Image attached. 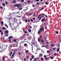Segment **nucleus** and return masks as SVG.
I'll return each instance as SVG.
<instances>
[{"instance_id":"f257e3e1","label":"nucleus","mask_w":61,"mask_h":61,"mask_svg":"<svg viewBox=\"0 0 61 61\" xmlns=\"http://www.w3.org/2000/svg\"><path fill=\"white\" fill-rule=\"evenodd\" d=\"M20 13V12L19 11H18L17 12H15L14 13H12V14H11L10 15L11 16H15L17 17L18 16L17 15H16H16H17V14H19Z\"/></svg>"},{"instance_id":"f03ea898","label":"nucleus","mask_w":61,"mask_h":61,"mask_svg":"<svg viewBox=\"0 0 61 61\" xmlns=\"http://www.w3.org/2000/svg\"><path fill=\"white\" fill-rule=\"evenodd\" d=\"M15 51L13 53L12 55V56H11L12 58H13V57L14 56V55H15Z\"/></svg>"},{"instance_id":"7ed1b4c3","label":"nucleus","mask_w":61,"mask_h":61,"mask_svg":"<svg viewBox=\"0 0 61 61\" xmlns=\"http://www.w3.org/2000/svg\"><path fill=\"white\" fill-rule=\"evenodd\" d=\"M42 56H43V54L42 53H40L39 55V57H41Z\"/></svg>"},{"instance_id":"20e7f679","label":"nucleus","mask_w":61,"mask_h":61,"mask_svg":"<svg viewBox=\"0 0 61 61\" xmlns=\"http://www.w3.org/2000/svg\"><path fill=\"white\" fill-rule=\"evenodd\" d=\"M21 6V4H20L19 5L17 4V7L18 8L20 6Z\"/></svg>"},{"instance_id":"39448f33","label":"nucleus","mask_w":61,"mask_h":61,"mask_svg":"<svg viewBox=\"0 0 61 61\" xmlns=\"http://www.w3.org/2000/svg\"><path fill=\"white\" fill-rule=\"evenodd\" d=\"M45 18L42 19L41 20V22H45Z\"/></svg>"},{"instance_id":"423d86ee","label":"nucleus","mask_w":61,"mask_h":61,"mask_svg":"<svg viewBox=\"0 0 61 61\" xmlns=\"http://www.w3.org/2000/svg\"><path fill=\"white\" fill-rule=\"evenodd\" d=\"M11 39H9L8 41H9V42L10 43H13V42H11Z\"/></svg>"},{"instance_id":"0eeeda50","label":"nucleus","mask_w":61,"mask_h":61,"mask_svg":"<svg viewBox=\"0 0 61 61\" xmlns=\"http://www.w3.org/2000/svg\"><path fill=\"white\" fill-rule=\"evenodd\" d=\"M28 31L30 33L32 31V30H31V29H30L28 30Z\"/></svg>"},{"instance_id":"6e6552de","label":"nucleus","mask_w":61,"mask_h":61,"mask_svg":"<svg viewBox=\"0 0 61 61\" xmlns=\"http://www.w3.org/2000/svg\"><path fill=\"white\" fill-rule=\"evenodd\" d=\"M41 42L42 44H44V41L43 40V39H42L41 40Z\"/></svg>"},{"instance_id":"1a4fd4ad","label":"nucleus","mask_w":61,"mask_h":61,"mask_svg":"<svg viewBox=\"0 0 61 61\" xmlns=\"http://www.w3.org/2000/svg\"><path fill=\"white\" fill-rule=\"evenodd\" d=\"M5 33L6 34H8V33H9V32L7 30H6V31L5 32Z\"/></svg>"},{"instance_id":"9d476101","label":"nucleus","mask_w":61,"mask_h":61,"mask_svg":"<svg viewBox=\"0 0 61 61\" xmlns=\"http://www.w3.org/2000/svg\"><path fill=\"white\" fill-rule=\"evenodd\" d=\"M43 27L42 26L41 28V30H42L43 31H44V28H43Z\"/></svg>"},{"instance_id":"9b49d317","label":"nucleus","mask_w":61,"mask_h":61,"mask_svg":"<svg viewBox=\"0 0 61 61\" xmlns=\"http://www.w3.org/2000/svg\"><path fill=\"white\" fill-rule=\"evenodd\" d=\"M37 60V58H35L34 59V60H33V61H36Z\"/></svg>"},{"instance_id":"f8f14e48","label":"nucleus","mask_w":61,"mask_h":61,"mask_svg":"<svg viewBox=\"0 0 61 61\" xmlns=\"http://www.w3.org/2000/svg\"><path fill=\"white\" fill-rule=\"evenodd\" d=\"M38 41H39V42H40L41 41V39L40 38H39L38 39Z\"/></svg>"},{"instance_id":"ddd939ff","label":"nucleus","mask_w":61,"mask_h":61,"mask_svg":"<svg viewBox=\"0 0 61 61\" xmlns=\"http://www.w3.org/2000/svg\"><path fill=\"white\" fill-rule=\"evenodd\" d=\"M25 53H26L27 54L29 53V51L28 50H26L25 51Z\"/></svg>"},{"instance_id":"4468645a","label":"nucleus","mask_w":61,"mask_h":61,"mask_svg":"<svg viewBox=\"0 0 61 61\" xmlns=\"http://www.w3.org/2000/svg\"><path fill=\"white\" fill-rule=\"evenodd\" d=\"M31 58L32 59H34V58H35V56L33 55H32V56H31Z\"/></svg>"},{"instance_id":"2eb2a0df","label":"nucleus","mask_w":61,"mask_h":61,"mask_svg":"<svg viewBox=\"0 0 61 61\" xmlns=\"http://www.w3.org/2000/svg\"><path fill=\"white\" fill-rule=\"evenodd\" d=\"M47 53H50V51L49 50H48L47 51Z\"/></svg>"},{"instance_id":"dca6fc26","label":"nucleus","mask_w":61,"mask_h":61,"mask_svg":"<svg viewBox=\"0 0 61 61\" xmlns=\"http://www.w3.org/2000/svg\"><path fill=\"white\" fill-rule=\"evenodd\" d=\"M10 38H13V37L10 36L8 38V39H10Z\"/></svg>"},{"instance_id":"f3484780","label":"nucleus","mask_w":61,"mask_h":61,"mask_svg":"<svg viewBox=\"0 0 61 61\" xmlns=\"http://www.w3.org/2000/svg\"><path fill=\"white\" fill-rule=\"evenodd\" d=\"M10 54L11 56L12 55L13 53L12 52V51H10Z\"/></svg>"},{"instance_id":"a211bd4d","label":"nucleus","mask_w":61,"mask_h":61,"mask_svg":"<svg viewBox=\"0 0 61 61\" xmlns=\"http://www.w3.org/2000/svg\"><path fill=\"white\" fill-rule=\"evenodd\" d=\"M23 31L25 33V34H27V32L26 31H25V30H24Z\"/></svg>"},{"instance_id":"6ab92c4d","label":"nucleus","mask_w":61,"mask_h":61,"mask_svg":"<svg viewBox=\"0 0 61 61\" xmlns=\"http://www.w3.org/2000/svg\"><path fill=\"white\" fill-rule=\"evenodd\" d=\"M8 35H9L8 34H5V36L6 37L8 36Z\"/></svg>"},{"instance_id":"aec40b11","label":"nucleus","mask_w":61,"mask_h":61,"mask_svg":"<svg viewBox=\"0 0 61 61\" xmlns=\"http://www.w3.org/2000/svg\"><path fill=\"white\" fill-rule=\"evenodd\" d=\"M1 23L2 25H3V24H4V22L3 21H1Z\"/></svg>"},{"instance_id":"412c9836","label":"nucleus","mask_w":61,"mask_h":61,"mask_svg":"<svg viewBox=\"0 0 61 61\" xmlns=\"http://www.w3.org/2000/svg\"><path fill=\"white\" fill-rule=\"evenodd\" d=\"M27 9H28V8L26 9H24V10H23L24 12H25L26 10H27Z\"/></svg>"},{"instance_id":"4be33fe9","label":"nucleus","mask_w":61,"mask_h":61,"mask_svg":"<svg viewBox=\"0 0 61 61\" xmlns=\"http://www.w3.org/2000/svg\"><path fill=\"white\" fill-rule=\"evenodd\" d=\"M13 3H16V1H15V0H13Z\"/></svg>"},{"instance_id":"5701e85b","label":"nucleus","mask_w":61,"mask_h":61,"mask_svg":"<svg viewBox=\"0 0 61 61\" xmlns=\"http://www.w3.org/2000/svg\"><path fill=\"white\" fill-rule=\"evenodd\" d=\"M13 41L15 42L16 41V39H14L13 40Z\"/></svg>"},{"instance_id":"b1692460","label":"nucleus","mask_w":61,"mask_h":61,"mask_svg":"<svg viewBox=\"0 0 61 61\" xmlns=\"http://www.w3.org/2000/svg\"><path fill=\"white\" fill-rule=\"evenodd\" d=\"M2 5L4 6H5V4L4 3H3L2 4Z\"/></svg>"},{"instance_id":"393cba45","label":"nucleus","mask_w":61,"mask_h":61,"mask_svg":"<svg viewBox=\"0 0 61 61\" xmlns=\"http://www.w3.org/2000/svg\"><path fill=\"white\" fill-rule=\"evenodd\" d=\"M59 51V48H58L57 49V52H58Z\"/></svg>"},{"instance_id":"a878e982","label":"nucleus","mask_w":61,"mask_h":61,"mask_svg":"<svg viewBox=\"0 0 61 61\" xmlns=\"http://www.w3.org/2000/svg\"><path fill=\"white\" fill-rule=\"evenodd\" d=\"M54 46V44H52L51 45V47H52V46Z\"/></svg>"},{"instance_id":"bb28decb","label":"nucleus","mask_w":61,"mask_h":61,"mask_svg":"<svg viewBox=\"0 0 61 61\" xmlns=\"http://www.w3.org/2000/svg\"><path fill=\"white\" fill-rule=\"evenodd\" d=\"M26 45H27V44H26V43H25L24 44V46H26Z\"/></svg>"},{"instance_id":"cd10ccee","label":"nucleus","mask_w":61,"mask_h":61,"mask_svg":"<svg viewBox=\"0 0 61 61\" xmlns=\"http://www.w3.org/2000/svg\"><path fill=\"white\" fill-rule=\"evenodd\" d=\"M2 29L3 30H5V27H4L2 28Z\"/></svg>"},{"instance_id":"c85d7f7f","label":"nucleus","mask_w":61,"mask_h":61,"mask_svg":"<svg viewBox=\"0 0 61 61\" xmlns=\"http://www.w3.org/2000/svg\"><path fill=\"white\" fill-rule=\"evenodd\" d=\"M40 31L41 32H42V29H41V28L40 30Z\"/></svg>"},{"instance_id":"c756f323","label":"nucleus","mask_w":61,"mask_h":61,"mask_svg":"<svg viewBox=\"0 0 61 61\" xmlns=\"http://www.w3.org/2000/svg\"><path fill=\"white\" fill-rule=\"evenodd\" d=\"M50 58H51V59H53V58H54V57H52V56H50Z\"/></svg>"},{"instance_id":"7c9ffc66","label":"nucleus","mask_w":61,"mask_h":61,"mask_svg":"<svg viewBox=\"0 0 61 61\" xmlns=\"http://www.w3.org/2000/svg\"><path fill=\"white\" fill-rule=\"evenodd\" d=\"M14 6H15V7H16V6H17V4H16L15 5H14Z\"/></svg>"},{"instance_id":"2f4dec72","label":"nucleus","mask_w":61,"mask_h":61,"mask_svg":"<svg viewBox=\"0 0 61 61\" xmlns=\"http://www.w3.org/2000/svg\"><path fill=\"white\" fill-rule=\"evenodd\" d=\"M24 2V0H21V2L23 3Z\"/></svg>"},{"instance_id":"473e14b6","label":"nucleus","mask_w":61,"mask_h":61,"mask_svg":"<svg viewBox=\"0 0 61 61\" xmlns=\"http://www.w3.org/2000/svg\"><path fill=\"white\" fill-rule=\"evenodd\" d=\"M59 33V32L58 31L56 32V34H58Z\"/></svg>"},{"instance_id":"72a5a7b5","label":"nucleus","mask_w":61,"mask_h":61,"mask_svg":"<svg viewBox=\"0 0 61 61\" xmlns=\"http://www.w3.org/2000/svg\"><path fill=\"white\" fill-rule=\"evenodd\" d=\"M38 33V34H40V31L39 30Z\"/></svg>"},{"instance_id":"f704fd0d","label":"nucleus","mask_w":61,"mask_h":61,"mask_svg":"<svg viewBox=\"0 0 61 61\" xmlns=\"http://www.w3.org/2000/svg\"><path fill=\"white\" fill-rule=\"evenodd\" d=\"M3 51V50L1 49V50H0V52H2Z\"/></svg>"},{"instance_id":"c9c22d12","label":"nucleus","mask_w":61,"mask_h":61,"mask_svg":"<svg viewBox=\"0 0 61 61\" xmlns=\"http://www.w3.org/2000/svg\"><path fill=\"white\" fill-rule=\"evenodd\" d=\"M39 9H40V10H43V9H44V8H42L41 9H41L40 8Z\"/></svg>"},{"instance_id":"e433bc0d","label":"nucleus","mask_w":61,"mask_h":61,"mask_svg":"<svg viewBox=\"0 0 61 61\" xmlns=\"http://www.w3.org/2000/svg\"><path fill=\"white\" fill-rule=\"evenodd\" d=\"M5 57H4L3 58V61H4L5 60Z\"/></svg>"},{"instance_id":"4c0bfd02","label":"nucleus","mask_w":61,"mask_h":61,"mask_svg":"<svg viewBox=\"0 0 61 61\" xmlns=\"http://www.w3.org/2000/svg\"><path fill=\"white\" fill-rule=\"evenodd\" d=\"M32 44L33 45H34V46H35V43L33 42V43H32Z\"/></svg>"},{"instance_id":"58836bf2","label":"nucleus","mask_w":61,"mask_h":61,"mask_svg":"<svg viewBox=\"0 0 61 61\" xmlns=\"http://www.w3.org/2000/svg\"><path fill=\"white\" fill-rule=\"evenodd\" d=\"M43 59H44V58H42L41 59V60H43Z\"/></svg>"},{"instance_id":"ea45409f","label":"nucleus","mask_w":61,"mask_h":61,"mask_svg":"<svg viewBox=\"0 0 61 61\" xmlns=\"http://www.w3.org/2000/svg\"><path fill=\"white\" fill-rule=\"evenodd\" d=\"M48 4V2H46L45 3L46 5H47Z\"/></svg>"},{"instance_id":"a19ab883","label":"nucleus","mask_w":61,"mask_h":61,"mask_svg":"<svg viewBox=\"0 0 61 61\" xmlns=\"http://www.w3.org/2000/svg\"><path fill=\"white\" fill-rule=\"evenodd\" d=\"M8 2H5V4H6V5H7V4H8Z\"/></svg>"},{"instance_id":"79ce46f5","label":"nucleus","mask_w":61,"mask_h":61,"mask_svg":"<svg viewBox=\"0 0 61 61\" xmlns=\"http://www.w3.org/2000/svg\"><path fill=\"white\" fill-rule=\"evenodd\" d=\"M17 51V49H15V50H14V51Z\"/></svg>"},{"instance_id":"37998d69","label":"nucleus","mask_w":61,"mask_h":61,"mask_svg":"<svg viewBox=\"0 0 61 61\" xmlns=\"http://www.w3.org/2000/svg\"><path fill=\"white\" fill-rule=\"evenodd\" d=\"M25 20L26 21L25 23H27V20L26 19H25Z\"/></svg>"},{"instance_id":"c03bdc74","label":"nucleus","mask_w":61,"mask_h":61,"mask_svg":"<svg viewBox=\"0 0 61 61\" xmlns=\"http://www.w3.org/2000/svg\"><path fill=\"white\" fill-rule=\"evenodd\" d=\"M56 54H57V53H55L54 54V56H56Z\"/></svg>"},{"instance_id":"a18cd8bd","label":"nucleus","mask_w":61,"mask_h":61,"mask_svg":"<svg viewBox=\"0 0 61 61\" xmlns=\"http://www.w3.org/2000/svg\"><path fill=\"white\" fill-rule=\"evenodd\" d=\"M29 33L28 32V33L27 34V36H29Z\"/></svg>"},{"instance_id":"49530a36","label":"nucleus","mask_w":61,"mask_h":61,"mask_svg":"<svg viewBox=\"0 0 61 61\" xmlns=\"http://www.w3.org/2000/svg\"><path fill=\"white\" fill-rule=\"evenodd\" d=\"M1 35H3V32H2L1 33Z\"/></svg>"},{"instance_id":"de8ad7c7","label":"nucleus","mask_w":61,"mask_h":61,"mask_svg":"<svg viewBox=\"0 0 61 61\" xmlns=\"http://www.w3.org/2000/svg\"><path fill=\"white\" fill-rule=\"evenodd\" d=\"M0 8H1V9H3V7H2L0 6Z\"/></svg>"},{"instance_id":"09e8293b","label":"nucleus","mask_w":61,"mask_h":61,"mask_svg":"<svg viewBox=\"0 0 61 61\" xmlns=\"http://www.w3.org/2000/svg\"><path fill=\"white\" fill-rule=\"evenodd\" d=\"M37 4L38 5H39V3L38 2H37Z\"/></svg>"},{"instance_id":"8fccbe9b","label":"nucleus","mask_w":61,"mask_h":61,"mask_svg":"<svg viewBox=\"0 0 61 61\" xmlns=\"http://www.w3.org/2000/svg\"><path fill=\"white\" fill-rule=\"evenodd\" d=\"M49 44H48V45H46V46H49Z\"/></svg>"},{"instance_id":"3c124183","label":"nucleus","mask_w":61,"mask_h":61,"mask_svg":"<svg viewBox=\"0 0 61 61\" xmlns=\"http://www.w3.org/2000/svg\"><path fill=\"white\" fill-rule=\"evenodd\" d=\"M39 1V0H36V2H38Z\"/></svg>"},{"instance_id":"603ef678","label":"nucleus","mask_w":61,"mask_h":61,"mask_svg":"<svg viewBox=\"0 0 61 61\" xmlns=\"http://www.w3.org/2000/svg\"><path fill=\"white\" fill-rule=\"evenodd\" d=\"M49 42H47L46 43V44H49Z\"/></svg>"},{"instance_id":"864d4df0","label":"nucleus","mask_w":61,"mask_h":61,"mask_svg":"<svg viewBox=\"0 0 61 61\" xmlns=\"http://www.w3.org/2000/svg\"><path fill=\"white\" fill-rule=\"evenodd\" d=\"M33 19H31V21L33 22Z\"/></svg>"},{"instance_id":"5fc2aeb1","label":"nucleus","mask_w":61,"mask_h":61,"mask_svg":"<svg viewBox=\"0 0 61 61\" xmlns=\"http://www.w3.org/2000/svg\"><path fill=\"white\" fill-rule=\"evenodd\" d=\"M32 5H33V6L34 7H35V5H34V4Z\"/></svg>"},{"instance_id":"6e6d98bb","label":"nucleus","mask_w":61,"mask_h":61,"mask_svg":"<svg viewBox=\"0 0 61 61\" xmlns=\"http://www.w3.org/2000/svg\"><path fill=\"white\" fill-rule=\"evenodd\" d=\"M5 26H6V27H8V26H7V25H5Z\"/></svg>"},{"instance_id":"4d7b16f0","label":"nucleus","mask_w":61,"mask_h":61,"mask_svg":"<svg viewBox=\"0 0 61 61\" xmlns=\"http://www.w3.org/2000/svg\"><path fill=\"white\" fill-rule=\"evenodd\" d=\"M19 54L20 55V56H21V53L20 52L19 53Z\"/></svg>"},{"instance_id":"13d9d810","label":"nucleus","mask_w":61,"mask_h":61,"mask_svg":"<svg viewBox=\"0 0 61 61\" xmlns=\"http://www.w3.org/2000/svg\"><path fill=\"white\" fill-rule=\"evenodd\" d=\"M2 32V30H0V33H1Z\"/></svg>"},{"instance_id":"bf43d9fd","label":"nucleus","mask_w":61,"mask_h":61,"mask_svg":"<svg viewBox=\"0 0 61 61\" xmlns=\"http://www.w3.org/2000/svg\"><path fill=\"white\" fill-rule=\"evenodd\" d=\"M30 2H31V1H28V3H30Z\"/></svg>"},{"instance_id":"052dcab7","label":"nucleus","mask_w":61,"mask_h":61,"mask_svg":"<svg viewBox=\"0 0 61 61\" xmlns=\"http://www.w3.org/2000/svg\"><path fill=\"white\" fill-rule=\"evenodd\" d=\"M39 16H41V14H39Z\"/></svg>"},{"instance_id":"680f3d73","label":"nucleus","mask_w":61,"mask_h":61,"mask_svg":"<svg viewBox=\"0 0 61 61\" xmlns=\"http://www.w3.org/2000/svg\"><path fill=\"white\" fill-rule=\"evenodd\" d=\"M32 26H30V28H32Z\"/></svg>"},{"instance_id":"e2e57ef3","label":"nucleus","mask_w":61,"mask_h":61,"mask_svg":"<svg viewBox=\"0 0 61 61\" xmlns=\"http://www.w3.org/2000/svg\"><path fill=\"white\" fill-rule=\"evenodd\" d=\"M43 0H40V2H43Z\"/></svg>"},{"instance_id":"0e129e2a","label":"nucleus","mask_w":61,"mask_h":61,"mask_svg":"<svg viewBox=\"0 0 61 61\" xmlns=\"http://www.w3.org/2000/svg\"><path fill=\"white\" fill-rule=\"evenodd\" d=\"M33 20H35V17L33 18Z\"/></svg>"},{"instance_id":"69168bd1","label":"nucleus","mask_w":61,"mask_h":61,"mask_svg":"<svg viewBox=\"0 0 61 61\" xmlns=\"http://www.w3.org/2000/svg\"><path fill=\"white\" fill-rule=\"evenodd\" d=\"M19 10H22V8H20L19 9Z\"/></svg>"},{"instance_id":"338daca9","label":"nucleus","mask_w":61,"mask_h":61,"mask_svg":"<svg viewBox=\"0 0 61 61\" xmlns=\"http://www.w3.org/2000/svg\"><path fill=\"white\" fill-rule=\"evenodd\" d=\"M53 50H55V48H53Z\"/></svg>"},{"instance_id":"774afa93","label":"nucleus","mask_w":61,"mask_h":61,"mask_svg":"<svg viewBox=\"0 0 61 61\" xmlns=\"http://www.w3.org/2000/svg\"><path fill=\"white\" fill-rule=\"evenodd\" d=\"M27 25L26 26V28H27Z\"/></svg>"}]
</instances>
